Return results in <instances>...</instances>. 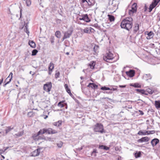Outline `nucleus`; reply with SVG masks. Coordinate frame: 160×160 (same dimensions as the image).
Listing matches in <instances>:
<instances>
[{"instance_id":"bb28decb","label":"nucleus","mask_w":160,"mask_h":160,"mask_svg":"<svg viewBox=\"0 0 160 160\" xmlns=\"http://www.w3.org/2000/svg\"><path fill=\"white\" fill-rule=\"evenodd\" d=\"M110 91H117L118 86H117L110 85L109 86Z\"/></svg>"},{"instance_id":"1a4fd4ad","label":"nucleus","mask_w":160,"mask_h":160,"mask_svg":"<svg viewBox=\"0 0 160 160\" xmlns=\"http://www.w3.org/2000/svg\"><path fill=\"white\" fill-rule=\"evenodd\" d=\"M80 16V17L79 19L80 20H83L87 22H89L91 21L87 14H83Z\"/></svg>"},{"instance_id":"49530a36","label":"nucleus","mask_w":160,"mask_h":160,"mask_svg":"<svg viewBox=\"0 0 160 160\" xmlns=\"http://www.w3.org/2000/svg\"><path fill=\"white\" fill-rule=\"evenodd\" d=\"M56 72L55 75V78L57 79L59 77V76L60 75V72L58 71H56Z\"/></svg>"},{"instance_id":"39448f33","label":"nucleus","mask_w":160,"mask_h":160,"mask_svg":"<svg viewBox=\"0 0 160 160\" xmlns=\"http://www.w3.org/2000/svg\"><path fill=\"white\" fill-rule=\"evenodd\" d=\"M114 58L113 55L110 51L107 52L105 55L103 56V59L108 62H110V60H112Z\"/></svg>"},{"instance_id":"f03ea898","label":"nucleus","mask_w":160,"mask_h":160,"mask_svg":"<svg viewBox=\"0 0 160 160\" xmlns=\"http://www.w3.org/2000/svg\"><path fill=\"white\" fill-rule=\"evenodd\" d=\"M22 9L20 8V17L19 18V20H21V25L20 27V28L22 29L24 27H25L24 28V31L27 33L28 35L29 33V32L28 30V24L29 23V20L27 18H26V19H23L22 20Z\"/></svg>"},{"instance_id":"37998d69","label":"nucleus","mask_w":160,"mask_h":160,"mask_svg":"<svg viewBox=\"0 0 160 160\" xmlns=\"http://www.w3.org/2000/svg\"><path fill=\"white\" fill-rule=\"evenodd\" d=\"M138 100L140 101L138 102L137 103L141 107L143 106L145 102L141 100Z\"/></svg>"},{"instance_id":"09e8293b","label":"nucleus","mask_w":160,"mask_h":160,"mask_svg":"<svg viewBox=\"0 0 160 160\" xmlns=\"http://www.w3.org/2000/svg\"><path fill=\"white\" fill-rule=\"evenodd\" d=\"M136 12H134L132 9L129 10L128 14L130 16H132L134 13Z\"/></svg>"},{"instance_id":"c03bdc74","label":"nucleus","mask_w":160,"mask_h":160,"mask_svg":"<svg viewBox=\"0 0 160 160\" xmlns=\"http://www.w3.org/2000/svg\"><path fill=\"white\" fill-rule=\"evenodd\" d=\"M141 9H142V10H143V11L144 12H146L147 10L146 4H145L144 6H141Z\"/></svg>"},{"instance_id":"052dcab7","label":"nucleus","mask_w":160,"mask_h":160,"mask_svg":"<svg viewBox=\"0 0 160 160\" xmlns=\"http://www.w3.org/2000/svg\"><path fill=\"white\" fill-rule=\"evenodd\" d=\"M50 41L52 43L54 42V37L53 36H51L50 38Z\"/></svg>"},{"instance_id":"c85d7f7f","label":"nucleus","mask_w":160,"mask_h":160,"mask_svg":"<svg viewBox=\"0 0 160 160\" xmlns=\"http://www.w3.org/2000/svg\"><path fill=\"white\" fill-rule=\"evenodd\" d=\"M108 19L110 22L114 21L115 20V18L112 15L108 14Z\"/></svg>"},{"instance_id":"4be33fe9","label":"nucleus","mask_w":160,"mask_h":160,"mask_svg":"<svg viewBox=\"0 0 160 160\" xmlns=\"http://www.w3.org/2000/svg\"><path fill=\"white\" fill-rule=\"evenodd\" d=\"M143 78L146 81L151 79L152 76L150 74H146L144 75Z\"/></svg>"},{"instance_id":"393cba45","label":"nucleus","mask_w":160,"mask_h":160,"mask_svg":"<svg viewBox=\"0 0 160 160\" xmlns=\"http://www.w3.org/2000/svg\"><path fill=\"white\" fill-rule=\"evenodd\" d=\"M28 44L32 48H34L36 47L35 43L33 41H29Z\"/></svg>"},{"instance_id":"5fc2aeb1","label":"nucleus","mask_w":160,"mask_h":160,"mask_svg":"<svg viewBox=\"0 0 160 160\" xmlns=\"http://www.w3.org/2000/svg\"><path fill=\"white\" fill-rule=\"evenodd\" d=\"M92 26L95 27L97 29H99L100 28V26H99L98 23H95L94 25H92Z\"/></svg>"},{"instance_id":"f704fd0d","label":"nucleus","mask_w":160,"mask_h":160,"mask_svg":"<svg viewBox=\"0 0 160 160\" xmlns=\"http://www.w3.org/2000/svg\"><path fill=\"white\" fill-rule=\"evenodd\" d=\"M13 129V127H12L11 126L8 127L5 130L6 134H7L10 131H11Z\"/></svg>"},{"instance_id":"6ab92c4d","label":"nucleus","mask_w":160,"mask_h":160,"mask_svg":"<svg viewBox=\"0 0 160 160\" xmlns=\"http://www.w3.org/2000/svg\"><path fill=\"white\" fill-rule=\"evenodd\" d=\"M88 87L91 88L92 89H96L98 88V86L96 84L93 83H89L87 86Z\"/></svg>"},{"instance_id":"dca6fc26","label":"nucleus","mask_w":160,"mask_h":160,"mask_svg":"<svg viewBox=\"0 0 160 160\" xmlns=\"http://www.w3.org/2000/svg\"><path fill=\"white\" fill-rule=\"evenodd\" d=\"M159 142V139L157 138H155L152 139L151 142V143L152 147H154L157 145Z\"/></svg>"},{"instance_id":"de8ad7c7","label":"nucleus","mask_w":160,"mask_h":160,"mask_svg":"<svg viewBox=\"0 0 160 160\" xmlns=\"http://www.w3.org/2000/svg\"><path fill=\"white\" fill-rule=\"evenodd\" d=\"M146 91L148 93H148L150 94H152L154 92V91L153 90L149 88L147 89V90Z\"/></svg>"},{"instance_id":"69168bd1","label":"nucleus","mask_w":160,"mask_h":160,"mask_svg":"<svg viewBox=\"0 0 160 160\" xmlns=\"http://www.w3.org/2000/svg\"><path fill=\"white\" fill-rule=\"evenodd\" d=\"M28 115L29 117H31L32 116V112H28Z\"/></svg>"},{"instance_id":"864d4df0","label":"nucleus","mask_w":160,"mask_h":160,"mask_svg":"<svg viewBox=\"0 0 160 160\" xmlns=\"http://www.w3.org/2000/svg\"><path fill=\"white\" fill-rule=\"evenodd\" d=\"M31 0H26V4L27 6H29L31 4Z\"/></svg>"},{"instance_id":"f3484780","label":"nucleus","mask_w":160,"mask_h":160,"mask_svg":"<svg viewBox=\"0 0 160 160\" xmlns=\"http://www.w3.org/2000/svg\"><path fill=\"white\" fill-rule=\"evenodd\" d=\"M135 90L139 93L145 95H148L147 92L144 89H136Z\"/></svg>"},{"instance_id":"4d7b16f0","label":"nucleus","mask_w":160,"mask_h":160,"mask_svg":"<svg viewBox=\"0 0 160 160\" xmlns=\"http://www.w3.org/2000/svg\"><path fill=\"white\" fill-rule=\"evenodd\" d=\"M147 135H149L151 134H153L155 133V131L154 130L151 131H147Z\"/></svg>"},{"instance_id":"13d9d810","label":"nucleus","mask_w":160,"mask_h":160,"mask_svg":"<svg viewBox=\"0 0 160 160\" xmlns=\"http://www.w3.org/2000/svg\"><path fill=\"white\" fill-rule=\"evenodd\" d=\"M42 105L43 106L44 108H45L48 107V106L47 104L45 102H42Z\"/></svg>"},{"instance_id":"774afa93","label":"nucleus","mask_w":160,"mask_h":160,"mask_svg":"<svg viewBox=\"0 0 160 160\" xmlns=\"http://www.w3.org/2000/svg\"><path fill=\"white\" fill-rule=\"evenodd\" d=\"M84 85L82 84H81V89L82 91V92H83L84 91V89L85 88V87H84Z\"/></svg>"},{"instance_id":"a19ab883","label":"nucleus","mask_w":160,"mask_h":160,"mask_svg":"<svg viewBox=\"0 0 160 160\" xmlns=\"http://www.w3.org/2000/svg\"><path fill=\"white\" fill-rule=\"evenodd\" d=\"M83 32L85 33H90L92 31L90 30H89L88 28H87L83 30Z\"/></svg>"},{"instance_id":"cd10ccee","label":"nucleus","mask_w":160,"mask_h":160,"mask_svg":"<svg viewBox=\"0 0 160 160\" xmlns=\"http://www.w3.org/2000/svg\"><path fill=\"white\" fill-rule=\"evenodd\" d=\"M137 4L136 3H134L132 6L131 9L133 10L134 12H137Z\"/></svg>"},{"instance_id":"4c0bfd02","label":"nucleus","mask_w":160,"mask_h":160,"mask_svg":"<svg viewBox=\"0 0 160 160\" xmlns=\"http://www.w3.org/2000/svg\"><path fill=\"white\" fill-rule=\"evenodd\" d=\"M55 36L58 38H61V33L59 31H57L55 34Z\"/></svg>"},{"instance_id":"603ef678","label":"nucleus","mask_w":160,"mask_h":160,"mask_svg":"<svg viewBox=\"0 0 160 160\" xmlns=\"http://www.w3.org/2000/svg\"><path fill=\"white\" fill-rule=\"evenodd\" d=\"M143 11V10H142V9H141L140 7L138 9L137 14H139V12H140V15H142V13L144 12Z\"/></svg>"},{"instance_id":"338daca9","label":"nucleus","mask_w":160,"mask_h":160,"mask_svg":"<svg viewBox=\"0 0 160 160\" xmlns=\"http://www.w3.org/2000/svg\"><path fill=\"white\" fill-rule=\"evenodd\" d=\"M4 148L3 149H0V155H1L3 153L5 152L3 151Z\"/></svg>"},{"instance_id":"7ed1b4c3","label":"nucleus","mask_w":160,"mask_h":160,"mask_svg":"<svg viewBox=\"0 0 160 160\" xmlns=\"http://www.w3.org/2000/svg\"><path fill=\"white\" fill-rule=\"evenodd\" d=\"M93 131L95 132H99L101 133H105L106 131L104 129V127L101 123H97L94 126Z\"/></svg>"},{"instance_id":"79ce46f5","label":"nucleus","mask_w":160,"mask_h":160,"mask_svg":"<svg viewBox=\"0 0 160 160\" xmlns=\"http://www.w3.org/2000/svg\"><path fill=\"white\" fill-rule=\"evenodd\" d=\"M99 46L98 45H95L93 48V50L95 52L97 53L98 52Z\"/></svg>"},{"instance_id":"7c9ffc66","label":"nucleus","mask_w":160,"mask_h":160,"mask_svg":"<svg viewBox=\"0 0 160 160\" xmlns=\"http://www.w3.org/2000/svg\"><path fill=\"white\" fill-rule=\"evenodd\" d=\"M147 133H148L147 131L145 130L144 132H143L142 130L139 131L137 134L139 135H147Z\"/></svg>"},{"instance_id":"f8f14e48","label":"nucleus","mask_w":160,"mask_h":160,"mask_svg":"<svg viewBox=\"0 0 160 160\" xmlns=\"http://www.w3.org/2000/svg\"><path fill=\"white\" fill-rule=\"evenodd\" d=\"M126 75L130 78L134 77L135 74V71L134 70L130 69L129 71L126 72Z\"/></svg>"},{"instance_id":"72a5a7b5","label":"nucleus","mask_w":160,"mask_h":160,"mask_svg":"<svg viewBox=\"0 0 160 160\" xmlns=\"http://www.w3.org/2000/svg\"><path fill=\"white\" fill-rule=\"evenodd\" d=\"M62 121L61 120H59L57 122H54L53 123V125L57 127H59L62 124Z\"/></svg>"},{"instance_id":"58836bf2","label":"nucleus","mask_w":160,"mask_h":160,"mask_svg":"<svg viewBox=\"0 0 160 160\" xmlns=\"http://www.w3.org/2000/svg\"><path fill=\"white\" fill-rule=\"evenodd\" d=\"M65 88L67 91V92L69 94L71 92V90L70 88H69L68 85L67 84H65L64 85Z\"/></svg>"},{"instance_id":"a211bd4d","label":"nucleus","mask_w":160,"mask_h":160,"mask_svg":"<svg viewBox=\"0 0 160 160\" xmlns=\"http://www.w3.org/2000/svg\"><path fill=\"white\" fill-rule=\"evenodd\" d=\"M139 29V25L138 23H136L133 28V34L136 33Z\"/></svg>"},{"instance_id":"3c124183","label":"nucleus","mask_w":160,"mask_h":160,"mask_svg":"<svg viewBox=\"0 0 160 160\" xmlns=\"http://www.w3.org/2000/svg\"><path fill=\"white\" fill-rule=\"evenodd\" d=\"M38 52V51L36 49L33 50L32 51V55L35 56L36 55L37 53Z\"/></svg>"},{"instance_id":"e2e57ef3","label":"nucleus","mask_w":160,"mask_h":160,"mask_svg":"<svg viewBox=\"0 0 160 160\" xmlns=\"http://www.w3.org/2000/svg\"><path fill=\"white\" fill-rule=\"evenodd\" d=\"M56 22L57 23H60L61 22V20L60 19L57 18L56 19Z\"/></svg>"},{"instance_id":"b1692460","label":"nucleus","mask_w":160,"mask_h":160,"mask_svg":"<svg viewBox=\"0 0 160 160\" xmlns=\"http://www.w3.org/2000/svg\"><path fill=\"white\" fill-rule=\"evenodd\" d=\"M54 68V64L53 63L51 62L49 65L48 71L52 72Z\"/></svg>"},{"instance_id":"aec40b11","label":"nucleus","mask_w":160,"mask_h":160,"mask_svg":"<svg viewBox=\"0 0 160 160\" xmlns=\"http://www.w3.org/2000/svg\"><path fill=\"white\" fill-rule=\"evenodd\" d=\"M65 102V100H63L59 102L58 104V106L60 108L64 107L65 105H67V103Z\"/></svg>"},{"instance_id":"423d86ee","label":"nucleus","mask_w":160,"mask_h":160,"mask_svg":"<svg viewBox=\"0 0 160 160\" xmlns=\"http://www.w3.org/2000/svg\"><path fill=\"white\" fill-rule=\"evenodd\" d=\"M160 2V0H153L151 4L150 5L149 8V12H151Z\"/></svg>"},{"instance_id":"ddd939ff","label":"nucleus","mask_w":160,"mask_h":160,"mask_svg":"<svg viewBox=\"0 0 160 160\" xmlns=\"http://www.w3.org/2000/svg\"><path fill=\"white\" fill-rule=\"evenodd\" d=\"M86 2L88 3V5L89 7H91L94 5V2L92 0H82L81 2L84 3Z\"/></svg>"},{"instance_id":"0e129e2a","label":"nucleus","mask_w":160,"mask_h":160,"mask_svg":"<svg viewBox=\"0 0 160 160\" xmlns=\"http://www.w3.org/2000/svg\"><path fill=\"white\" fill-rule=\"evenodd\" d=\"M58 13L61 16H62V14L63 13V12L61 9H60V10H58Z\"/></svg>"},{"instance_id":"20e7f679","label":"nucleus","mask_w":160,"mask_h":160,"mask_svg":"<svg viewBox=\"0 0 160 160\" xmlns=\"http://www.w3.org/2000/svg\"><path fill=\"white\" fill-rule=\"evenodd\" d=\"M108 8L112 12H115L118 8V6L116 3V2L114 0L110 1L108 3Z\"/></svg>"},{"instance_id":"412c9836","label":"nucleus","mask_w":160,"mask_h":160,"mask_svg":"<svg viewBox=\"0 0 160 160\" xmlns=\"http://www.w3.org/2000/svg\"><path fill=\"white\" fill-rule=\"evenodd\" d=\"M98 148L99 149H103L105 150H108L110 149L109 147L103 145H99Z\"/></svg>"},{"instance_id":"6e6552de","label":"nucleus","mask_w":160,"mask_h":160,"mask_svg":"<svg viewBox=\"0 0 160 160\" xmlns=\"http://www.w3.org/2000/svg\"><path fill=\"white\" fill-rule=\"evenodd\" d=\"M52 87L51 82H48L44 84L43 86L44 90L47 92H49Z\"/></svg>"},{"instance_id":"680f3d73","label":"nucleus","mask_w":160,"mask_h":160,"mask_svg":"<svg viewBox=\"0 0 160 160\" xmlns=\"http://www.w3.org/2000/svg\"><path fill=\"white\" fill-rule=\"evenodd\" d=\"M69 95L71 97L73 98L75 100H76V99L75 98V97H74V95L71 93H69Z\"/></svg>"},{"instance_id":"9b49d317","label":"nucleus","mask_w":160,"mask_h":160,"mask_svg":"<svg viewBox=\"0 0 160 160\" xmlns=\"http://www.w3.org/2000/svg\"><path fill=\"white\" fill-rule=\"evenodd\" d=\"M40 153V148H38L30 153V156L31 157H35L39 155Z\"/></svg>"},{"instance_id":"c756f323","label":"nucleus","mask_w":160,"mask_h":160,"mask_svg":"<svg viewBox=\"0 0 160 160\" xmlns=\"http://www.w3.org/2000/svg\"><path fill=\"white\" fill-rule=\"evenodd\" d=\"M88 66H90L91 69H93L94 68L95 65V62L93 61H91L88 64Z\"/></svg>"},{"instance_id":"5701e85b","label":"nucleus","mask_w":160,"mask_h":160,"mask_svg":"<svg viewBox=\"0 0 160 160\" xmlns=\"http://www.w3.org/2000/svg\"><path fill=\"white\" fill-rule=\"evenodd\" d=\"M38 134V133H33L31 137V138L33 139L35 141H38V136H39Z\"/></svg>"},{"instance_id":"2eb2a0df","label":"nucleus","mask_w":160,"mask_h":160,"mask_svg":"<svg viewBox=\"0 0 160 160\" xmlns=\"http://www.w3.org/2000/svg\"><path fill=\"white\" fill-rule=\"evenodd\" d=\"M150 139V138L147 137H142L140 139L137 140L138 142H148Z\"/></svg>"},{"instance_id":"8fccbe9b","label":"nucleus","mask_w":160,"mask_h":160,"mask_svg":"<svg viewBox=\"0 0 160 160\" xmlns=\"http://www.w3.org/2000/svg\"><path fill=\"white\" fill-rule=\"evenodd\" d=\"M100 89L102 90H110L109 88L106 87L105 86L101 87Z\"/></svg>"},{"instance_id":"6e6d98bb","label":"nucleus","mask_w":160,"mask_h":160,"mask_svg":"<svg viewBox=\"0 0 160 160\" xmlns=\"http://www.w3.org/2000/svg\"><path fill=\"white\" fill-rule=\"evenodd\" d=\"M38 141L39 140H46V139L45 137H44V136L41 137L39 136H38Z\"/></svg>"},{"instance_id":"473e14b6","label":"nucleus","mask_w":160,"mask_h":160,"mask_svg":"<svg viewBox=\"0 0 160 160\" xmlns=\"http://www.w3.org/2000/svg\"><path fill=\"white\" fill-rule=\"evenodd\" d=\"M141 153L140 151L136 152L134 154V156L136 158L140 157L141 156Z\"/></svg>"},{"instance_id":"f257e3e1","label":"nucleus","mask_w":160,"mask_h":160,"mask_svg":"<svg viewBox=\"0 0 160 160\" xmlns=\"http://www.w3.org/2000/svg\"><path fill=\"white\" fill-rule=\"evenodd\" d=\"M132 18L131 17L123 19L121 23V28L129 31L132 27Z\"/></svg>"},{"instance_id":"bf43d9fd","label":"nucleus","mask_w":160,"mask_h":160,"mask_svg":"<svg viewBox=\"0 0 160 160\" xmlns=\"http://www.w3.org/2000/svg\"><path fill=\"white\" fill-rule=\"evenodd\" d=\"M57 146L59 148H61L62 146V142H60V143H57Z\"/></svg>"},{"instance_id":"9d476101","label":"nucleus","mask_w":160,"mask_h":160,"mask_svg":"<svg viewBox=\"0 0 160 160\" xmlns=\"http://www.w3.org/2000/svg\"><path fill=\"white\" fill-rule=\"evenodd\" d=\"M45 130L46 131L45 133L49 134H54L58 133L57 131L54 130H53L51 128H45Z\"/></svg>"},{"instance_id":"0eeeda50","label":"nucleus","mask_w":160,"mask_h":160,"mask_svg":"<svg viewBox=\"0 0 160 160\" xmlns=\"http://www.w3.org/2000/svg\"><path fill=\"white\" fill-rule=\"evenodd\" d=\"M73 32V28H70L68 31L64 32V36H65L66 38H69L72 35Z\"/></svg>"},{"instance_id":"4468645a","label":"nucleus","mask_w":160,"mask_h":160,"mask_svg":"<svg viewBox=\"0 0 160 160\" xmlns=\"http://www.w3.org/2000/svg\"><path fill=\"white\" fill-rule=\"evenodd\" d=\"M145 34L148 35V36L146 38L147 39H149L152 38L154 35L153 32L152 31L149 32L148 31L145 32Z\"/></svg>"},{"instance_id":"a878e982","label":"nucleus","mask_w":160,"mask_h":160,"mask_svg":"<svg viewBox=\"0 0 160 160\" xmlns=\"http://www.w3.org/2000/svg\"><path fill=\"white\" fill-rule=\"evenodd\" d=\"M130 86H133L135 88H140L141 87V85L138 83H130Z\"/></svg>"},{"instance_id":"a18cd8bd","label":"nucleus","mask_w":160,"mask_h":160,"mask_svg":"<svg viewBox=\"0 0 160 160\" xmlns=\"http://www.w3.org/2000/svg\"><path fill=\"white\" fill-rule=\"evenodd\" d=\"M24 133V130L22 131L21 132H19L15 134V135L18 137H20L22 136Z\"/></svg>"},{"instance_id":"e433bc0d","label":"nucleus","mask_w":160,"mask_h":160,"mask_svg":"<svg viewBox=\"0 0 160 160\" xmlns=\"http://www.w3.org/2000/svg\"><path fill=\"white\" fill-rule=\"evenodd\" d=\"M155 105L157 108H160V101H155Z\"/></svg>"},{"instance_id":"2f4dec72","label":"nucleus","mask_w":160,"mask_h":160,"mask_svg":"<svg viewBox=\"0 0 160 160\" xmlns=\"http://www.w3.org/2000/svg\"><path fill=\"white\" fill-rule=\"evenodd\" d=\"M98 152L97 151L96 149H94L93 151L91 152V155L92 156H93L94 157H95L97 156V153H98Z\"/></svg>"},{"instance_id":"ea45409f","label":"nucleus","mask_w":160,"mask_h":160,"mask_svg":"<svg viewBox=\"0 0 160 160\" xmlns=\"http://www.w3.org/2000/svg\"><path fill=\"white\" fill-rule=\"evenodd\" d=\"M46 132V131L45 130V128H44L42 129H40L38 132V135L39 136L40 135H42L44 133H45Z\"/></svg>"},{"instance_id":"c9c22d12","label":"nucleus","mask_w":160,"mask_h":160,"mask_svg":"<svg viewBox=\"0 0 160 160\" xmlns=\"http://www.w3.org/2000/svg\"><path fill=\"white\" fill-rule=\"evenodd\" d=\"M12 79V77H10L8 76L5 80L4 83H6L7 84H8L11 81Z\"/></svg>"}]
</instances>
